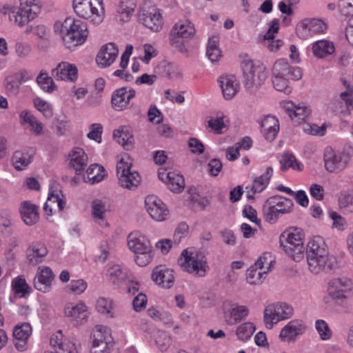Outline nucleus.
<instances>
[{
  "label": "nucleus",
  "mask_w": 353,
  "mask_h": 353,
  "mask_svg": "<svg viewBox=\"0 0 353 353\" xmlns=\"http://www.w3.org/2000/svg\"><path fill=\"white\" fill-rule=\"evenodd\" d=\"M21 8L5 4L0 9V16L3 21L10 22H30L40 12V0H19Z\"/></svg>",
  "instance_id": "nucleus-1"
},
{
  "label": "nucleus",
  "mask_w": 353,
  "mask_h": 353,
  "mask_svg": "<svg viewBox=\"0 0 353 353\" xmlns=\"http://www.w3.org/2000/svg\"><path fill=\"white\" fill-rule=\"evenodd\" d=\"M54 30L62 37L64 45L69 49L83 44L88 37L86 23H54Z\"/></svg>",
  "instance_id": "nucleus-2"
},
{
  "label": "nucleus",
  "mask_w": 353,
  "mask_h": 353,
  "mask_svg": "<svg viewBox=\"0 0 353 353\" xmlns=\"http://www.w3.org/2000/svg\"><path fill=\"white\" fill-rule=\"evenodd\" d=\"M304 233L295 228L283 232L279 237L280 245L283 251L294 261H300L303 258Z\"/></svg>",
  "instance_id": "nucleus-3"
},
{
  "label": "nucleus",
  "mask_w": 353,
  "mask_h": 353,
  "mask_svg": "<svg viewBox=\"0 0 353 353\" xmlns=\"http://www.w3.org/2000/svg\"><path fill=\"white\" fill-rule=\"evenodd\" d=\"M178 264L183 270L198 277L204 276L209 269L206 257L202 252H189L188 250H183Z\"/></svg>",
  "instance_id": "nucleus-4"
},
{
  "label": "nucleus",
  "mask_w": 353,
  "mask_h": 353,
  "mask_svg": "<svg viewBox=\"0 0 353 353\" xmlns=\"http://www.w3.org/2000/svg\"><path fill=\"white\" fill-rule=\"evenodd\" d=\"M241 68L245 89L250 93L255 92L267 78L264 67L255 65L251 60H245L241 63Z\"/></svg>",
  "instance_id": "nucleus-5"
},
{
  "label": "nucleus",
  "mask_w": 353,
  "mask_h": 353,
  "mask_svg": "<svg viewBox=\"0 0 353 353\" xmlns=\"http://www.w3.org/2000/svg\"><path fill=\"white\" fill-rule=\"evenodd\" d=\"M266 203L269 206L263 208V216L267 222L275 223L280 214H284L291 212L293 208V202L291 199L282 196H272L268 199Z\"/></svg>",
  "instance_id": "nucleus-6"
},
{
  "label": "nucleus",
  "mask_w": 353,
  "mask_h": 353,
  "mask_svg": "<svg viewBox=\"0 0 353 353\" xmlns=\"http://www.w3.org/2000/svg\"><path fill=\"white\" fill-rule=\"evenodd\" d=\"M195 33L193 23H175L169 36L170 45L177 51L185 54L188 50L184 39L191 38Z\"/></svg>",
  "instance_id": "nucleus-7"
},
{
  "label": "nucleus",
  "mask_w": 353,
  "mask_h": 353,
  "mask_svg": "<svg viewBox=\"0 0 353 353\" xmlns=\"http://www.w3.org/2000/svg\"><path fill=\"white\" fill-rule=\"evenodd\" d=\"M132 164L124 161L123 159L117 163V176L119 185L129 190H134L141 183V178L137 171L131 170Z\"/></svg>",
  "instance_id": "nucleus-8"
},
{
  "label": "nucleus",
  "mask_w": 353,
  "mask_h": 353,
  "mask_svg": "<svg viewBox=\"0 0 353 353\" xmlns=\"http://www.w3.org/2000/svg\"><path fill=\"white\" fill-rule=\"evenodd\" d=\"M309 270L314 274L330 272L336 267V260L328 251L306 254Z\"/></svg>",
  "instance_id": "nucleus-9"
},
{
  "label": "nucleus",
  "mask_w": 353,
  "mask_h": 353,
  "mask_svg": "<svg viewBox=\"0 0 353 353\" xmlns=\"http://www.w3.org/2000/svg\"><path fill=\"white\" fill-rule=\"evenodd\" d=\"M293 314V308L285 303L269 305L264 311V322L271 329L274 323L289 319Z\"/></svg>",
  "instance_id": "nucleus-10"
},
{
  "label": "nucleus",
  "mask_w": 353,
  "mask_h": 353,
  "mask_svg": "<svg viewBox=\"0 0 353 353\" xmlns=\"http://www.w3.org/2000/svg\"><path fill=\"white\" fill-rule=\"evenodd\" d=\"M73 8L75 12L83 19L90 15L102 17L105 14L103 0H74Z\"/></svg>",
  "instance_id": "nucleus-11"
},
{
  "label": "nucleus",
  "mask_w": 353,
  "mask_h": 353,
  "mask_svg": "<svg viewBox=\"0 0 353 353\" xmlns=\"http://www.w3.org/2000/svg\"><path fill=\"white\" fill-rule=\"evenodd\" d=\"M33 79V75L26 69H21L7 76L3 81L6 94L17 97L20 92L21 85Z\"/></svg>",
  "instance_id": "nucleus-12"
},
{
  "label": "nucleus",
  "mask_w": 353,
  "mask_h": 353,
  "mask_svg": "<svg viewBox=\"0 0 353 353\" xmlns=\"http://www.w3.org/2000/svg\"><path fill=\"white\" fill-rule=\"evenodd\" d=\"M352 288L350 280L347 279H334L328 283L327 294L334 301L343 302L348 297Z\"/></svg>",
  "instance_id": "nucleus-13"
},
{
  "label": "nucleus",
  "mask_w": 353,
  "mask_h": 353,
  "mask_svg": "<svg viewBox=\"0 0 353 353\" xmlns=\"http://www.w3.org/2000/svg\"><path fill=\"white\" fill-rule=\"evenodd\" d=\"M136 97V91L131 87H122L115 90L111 97V105L115 111L128 108L130 101Z\"/></svg>",
  "instance_id": "nucleus-14"
},
{
  "label": "nucleus",
  "mask_w": 353,
  "mask_h": 353,
  "mask_svg": "<svg viewBox=\"0 0 353 353\" xmlns=\"http://www.w3.org/2000/svg\"><path fill=\"white\" fill-rule=\"evenodd\" d=\"M350 160L347 153L336 154L331 149H327L324 154L325 167L330 172H339L343 170Z\"/></svg>",
  "instance_id": "nucleus-15"
},
{
  "label": "nucleus",
  "mask_w": 353,
  "mask_h": 353,
  "mask_svg": "<svg viewBox=\"0 0 353 353\" xmlns=\"http://www.w3.org/2000/svg\"><path fill=\"white\" fill-rule=\"evenodd\" d=\"M145 204L148 213L154 220L162 221L165 219L168 210L165 205L156 196H146Z\"/></svg>",
  "instance_id": "nucleus-16"
},
{
  "label": "nucleus",
  "mask_w": 353,
  "mask_h": 353,
  "mask_svg": "<svg viewBox=\"0 0 353 353\" xmlns=\"http://www.w3.org/2000/svg\"><path fill=\"white\" fill-rule=\"evenodd\" d=\"M272 74L292 80H298L301 78L302 72L300 68L290 65L286 59H280L276 60L273 65Z\"/></svg>",
  "instance_id": "nucleus-17"
},
{
  "label": "nucleus",
  "mask_w": 353,
  "mask_h": 353,
  "mask_svg": "<svg viewBox=\"0 0 353 353\" xmlns=\"http://www.w3.org/2000/svg\"><path fill=\"white\" fill-rule=\"evenodd\" d=\"M305 326L300 320H292L284 326L279 334L283 342H294L298 336L304 333Z\"/></svg>",
  "instance_id": "nucleus-18"
},
{
  "label": "nucleus",
  "mask_w": 353,
  "mask_h": 353,
  "mask_svg": "<svg viewBox=\"0 0 353 353\" xmlns=\"http://www.w3.org/2000/svg\"><path fill=\"white\" fill-rule=\"evenodd\" d=\"M258 123L264 138L270 142L273 141L279 131V123L276 117L270 114L263 116L258 121Z\"/></svg>",
  "instance_id": "nucleus-19"
},
{
  "label": "nucleus",
  "mask_w": 353,
  "mask_h": 353,
  "mask_svg": "<svg viewBox=\"0 0 353 353\" xmlns=\"http://www.w3.org/2000/svg\"><path fill=\"white\" fill-rule=\"evenodd\" d=\"M119 50L114 43H109L101 47L99 51L96 62L100 68L110 66L118 56Z\"/></svg>",
  "instance_id": "nucleus-20"
},
{
  "label": "nucleus",
  "mask_w": 353,
  "mask_h": 353,
  "mask_svg": "<svg viewBox=\"0 0 353 353\" xmlns=\"http://www.w3.org/2000/svg\"><path fill=\"white\" fill-rule=\"evenodd\" d=\"M152 280L163 288H170L174 283L173 270L161 265L157 266L152 274Z\"/></svg>",
  "instance_id": "nucleus-21"
},
{
  "label": "nucleus",
  "mask_w": 353,
  "mask_h": 353,
  "mask_svg": "<svg viewBox=\"0 0 353 353\" xmlns=\"http://www.w3.org/2000/svg\"><path fill=\"white\" fill-rule=\"evenodd\" d=\"M32 332L31 325L28 323L15 326L13 331L14 344L19 351H24L27 347V341Z\"/></svg>",
  "instance_id": "nucleus-22"
},
{
  "label": "nucleus",
  "mask_w": 353,
  "mask_h": 353,
  "mask_svg": "<svg viewBox=\"0 0 353 353\" xmlns=\"http://www.w3.org/2000/svg\"><path fill=\"white\" fill-rule=\"evenodd\" d=\"M249 314L248 308L245 305L233 304L224 314L227 324L233 325L244 320Z\"/></svg>",
  "instance_id": "nucleus-23"
},
{
  "label": "nucleus",
  "mask_w": 353,
  "mask_h": 353,
  "mask_svg": "<svg viewBox=\"0 0 353 353\" xmlns=\"http://www.w3.org/2000/svg\"><path fill=\"white\" fill-rule=\"evenodd\" d=\"M52 75L57 79L74 81L77 79L78 70L75 65L68 63H61L52 70Z\"/></svg>",
  "instance_id": "nucleus-24"
},
{
  "label": "nucleus",
  "mask_w": 353,
  "mask_h": 353,
  "mask_svg": "<svg viewBox=\"0 0 353 353\" xmlns=\"http://www.w3.org/2000/svg\"><path fill=\"white\" fill-rule=\"evenodd\" d=\"M219 82L225 99H231L236 94L239 85L234 76L222 75L219 77Z\"/></svg>",
  "instance_id": "nucleus-25"
},
{
  "label": "nucleus",
  "mask_w": 353,
  "mask_h": 353,
  "mask_svg": "<svg viewBox=\"0 0 353 353\" xmlns=\"http://www.w3.org/2000/svg\"><path fill=\"white\" fill-rule=\"evenodd\" d=\"M54 279L52 270L46 267L37 274L34 279V286L39 291L46 292L51 288V283Z\"/></svg>",
  "instance_id": "nucleus-26"
},
{
  "label": "nucleus",
  "mask_w": 353,
  "mask_h": 353,
  "mask_svg": "<svg viewBox=\"0 0 353 353\" xmlns=\"http://www.w3.org/2000/svg\"><path fill=\"white\" fill-rule=\"evenodd\" d=\"M128 245L133 252L152 250V246L149 239L145 236L137 233H130L128 237Z\"/></svg>",
  "instance_id": "nucleus-27"
},
{
  "label": "nucleus",
  "mask_w": 353,
  "mask_h": 353,
  "mask_svg": "<svg viewBox=\"0 0 353 353\" xmlns=\"http://www.w3.org/2000/svg\"><path fill=\"white\" fill-rule=\"evenodd\" d=\"M19 212L23 222L28 225L35 224L39 220V212L37 206L29 201L21 203Z\"/></svg>",
  "instance_id": "nucleus-28"
},
{
  "label": "nucleus",
  "mask_w": 353,
  "mask_h": 353,
  "mask_svg": "<svg viewBox=\"0 0 353 353\" xmlns=\"http://www.w3.org/2000/svg\"><path fill=\"white\" fill-rule=\"evenodd\" d=\"M70 165L72 167L77 174H80L84 170L88 165V156L84 150L81 148H74L69 154Z\"/></svg>",
  "instance_id": "nucleus-29"
},
{
  "label": "nucleus",
  "mask_w": 353,
  "mask_h": 353,
  "mask_svg": "<svg viewBox=\"0 0 353 353\" xmlns=\"http://www.w3.org/2000/svg\"><path fill=\"white\" fill-rule=\"evenodd\" d=\"M64 313L66 316L71 317L80 323H83L88 318L87 307L83 303H79L77 305L67 304L64 309Z\"/></svg>",
  "instance_id": "nucleus-30"
},
{
  "label": "nucleus",
  "mask_w": 353,
  "mask_h": 353,
  "mask_svg": "<svg viewBox=\"0 0 353 353\" xmlns=\"http://www.w3.org/2000/svg\"><path fill=\"white\" fill-rule=\"evenodd\" d=\"M114 139L125 150H130L134 144V137L130 128L123 126L114 130Z\"/></svg>",
  "instance_id": "nucleus-31"
},
{
  "label": "nucleus",
  "mask_w": 353,
  "mask_h": 353,
  "mask_svg": "<svg viewBox=\"0 0 353 353\" xmlns=\"http://www.w3.org/2000/svg\"><path fill=\"white\" fill-rule=\"evenodd\" d=\"M139 21L154 22L163 19L161 10L156 6L145 3L140 9L138 14Z\"/></svg>",
  "instance_id": "nucleus-32"
},
{
  "label": "nucleus",
  "mask_w": 353,
  "mask_h": 353,
  "mask_svg": "<svg viewBox=\"0 0 353 353\" xmlns=\"http://www.w3.org/2000/svg\"><path fill=\"white\" fill-rule=\"evenodd\" d=\"M63 195L61 191L57 192L56 190H51L48 194V200L44 204L43 210L47 216L52 215V205L57 204L59 210L64 209L65 201L63 200Z\"/></svg>",
  "instance_id": "nucleus-33"
},
{
  "label": "nucleus",
  "mask_w": 353,
  "mask_h": 353,
  "mask_svg": "<svg viewBox=\"0 0 353 353\" xmlns=\"http://www.w3.org/2000/svg\"><path fill=\"white\" fill-rule=\"evenodd\" d=\"M279 30V23H272L271 26L263 35L265 45L271 52L276 51L283 44V41L281 40H274V37L278 33Z\"/></svg>",
  "instance_id": "nucleus-34"
},
{
  "label": "nucleus",
  "mask_w": 353,
  "mask_h": 353,
  "mask_svg": "<svg viewBox=\"0 0 353 353\" xmlns=\"http://www.w3.org/2000/svg\"><path fill=\"white\" fill-rule=\"evenodd\" d=\"M48 253L46 247L41 243H33L27 250V259L32 265H37L42 261V258Z\"/></svg>",
  "instance_id": "nucleus-35"
},
{
  "label": "nucleus",
  "mask_w": 353,
  "mask_h": 353,
  "mask_svg": "<svg viewBox=\"0 0 353 353\" xmlns=\"http://www.w3.org/2000/svg\"><path fill=\"white\" fill-rule=\"evenodd\" d=\"M312 50L316 57L322 59L334 54L335 47L332 41L320 40L313 44Z\"/></svg>",
  "instance_id": "nucleus-36"
},
{
  "label": "nucleus",
  "mask_w": 353,
  "mask_h": 353,
  "mask_svg": "<svg viewBox=\"0 0 353 353\" xmlns=\"http://www.w3.org/2000/svg\"><path fill=\"white\" fill-rule=\"evenodd\" d=\"M137 0H120L117 12L121 21H128L134 15L137 8Z\"/></svg>",
  "instance_id": "nucleus-37"
},
{
  "label": "nucleus",
  "mask_w": 353,
  "mask_h": 353,
  "mask_svg": "<svg viewBox=\"0 0 353 353\" xmlns=\"http://www.w3.org/2000/svg\"><path fill=\"white\" fill-rule=\"evenodd\" d=\"M219 37L213 35L208 39L206 55L212 62H215L221 57V51L219 47Z\"/></svg>",
  "instance_id": "nucleus-38"
},
{
  "label": "nucleus",
  "mask_w": 353,
  "mask_h": 353,
  "mask_svg": "<svg viewBox=\"0 0 353 353\" xmlns=\"http://www.w3.org/2000/svg\"><path fill=\"white\" fill-rule=\"evenodd\" d=\"M273 169L268 167L265 172L261 176L256 177L253 181L252 190L253 193L262 192L268 185L270 178L272 176Z\"/></svg>",
  "instance_id": "nucleus-39"
},
{
  "label": "nucleus",
  "mask_w": 353,
  "mask_h": 353,
  "mask_svg": "<svg viewBox=\"0 0 353 353\" xmlns=\"http://www.w3.org/2000/svg\"><path fill=\"white\" fill-rule=\"evenodd\" d=\"M270 270V268H267V270H260L256 268V266H250L247 270L246 279L248 283L251 285H259L263 281V274H267Z\"/></svg>",
  "instance_id": "nucleus-40"
},
{
  "label": "nucleus",
  "mask_w": 353,
  "mask_h": 353,
  "mask_svg": "<svg viewBox=\"0 0 353 353\" xmlns=\"http://www.w3.org/2000/svg\"><path fill=\"white\" fill-rule=\"evenodd\" d=\"M280 163L281 165V169L283 171H286L289 168H292L293 170H301V163L297 161L295 157L290 153L285 152L283 156L282 159L280 161Z\"/></svg>",
  "instance_id": "nucleus-41"
},
{
  "label": "nucleus",
  "mask_w": 353,
  "mask_h": 353,
  "mask_svg": "<svg viewBox=\"0 0 353 353\" xmlns=\"http://www.w3.org/2000/svg\"><path fill=\"white\" fill-rule=\"evenodd\" d=\"M328 251L327 246L321 236H314L307 244L306 254Z\"/></svg>",
  "instance_id": "nucleus-42"
},
{
  "label": "nucleus",
  "mask_w": 353,
  "mask_h": 353,
  "mask_svg": "<svg viewBox=\"0 0 353 353\" xmlns=\"http://www.w3.org/2000/svg\"><path fill=\"white\" fill-rule=\"evenodd\" d=\"M36 81L41 88L47 92H52L57 88L52 77L43 70L37 76Z\"/></svg>",
  "instance_id": "nucleus-43"
},
{
  "label": "nucleus",
  "mask_w": 353,
  "mask_h": 353,
  "mask_svg": "<svg viewBox=\"0 0 353 353\" xmlns=\"http://www.w3.org/2000/svg\"><path fill=\"white\" fill-rule=\"evenodd\" d=\"M167 185L172 192L179 193L185 188V180L182 175L174 172V174H171L170 179H168Z\"/></svg>",
  "instance_id": "nucleus-44"
},
{
  "label": "nucleus",
  "mask_w": 353,
  "mask_h": 353,
  "mask_svg": "<svg viewBox=\"0 0 353 353\" xmlns=\"http://www.w3.org/2000/svg\"><path fill=\"white\" fill-rule=\"evenodd\" d=\"M31 159V156L28 153L17 151L12 157V163L16 170H22L30 163Z\"/></svg>",
  "instance_id": "nucleus-45"
},
{
  "label": "nucleus",
  "mask_w": 353,
  "mask_h": 353,
  "mask_svg": "<svg viewBox=\"0 0 353 353\" xmlns=\"http://www.w3.org/2000/svg\"><path fill=\"white\" fill-rule=\"evenodd\" d=\"M254 331V324L251 322H245L237 327L236 334L239 340L247 341L252 336Z\"/></svg>",
  "instance_id": "nucleus-46"
},
{
  "label": "nucleus",
  "mask_w": 353,
  "mask_h": 353,
  "mask_svg": "<svg viewBox=\"0 0 353 353\" xmlns=\"http://www.w3.org/2000/svg\"><path fill=\"white\" fill-rule=\"evenodd\" d=\"M108 274L111 282L114 285H119L124 282L128 278L126 272H123L121 268L118 265L110 268L108 270Z\"/></svg>",
  "instance_id": "nucleus-47"
},
{
  "label": "nucleus",
  "mask_w": 353,
  "mask_h": 353,
  "mask_svg": "<svg viewBox=\"0 0 353 353\" xmlns=\"http://www.w3.org/2000/svg\"><path fill=\"white\" fill-rule=\"evenodd\" d=\"M93 217L96 219L103 220L108 210L106 203L99 199L94 200L92 203Z\"/></svg>",
  "instance_id": "nucleus-48"
},
{
  "label": "nucleus",
  "mask_w": 353,
  "mask_h": 353,
  "mask_svg": "<svg viewBox=\"0 0 353 353\" xmlns=\"http://www.w3.org/2000/svg\"><path fill=\"white\" fill-rule=\"evenodd\" d=\"M155 343L161 352L167 350L170 345V337L163 331H157L154 335Z\"/></svg>",
  "instance_id": "nucleus-49"
},
{
  "label": "nucleus",
  "mask_w": 353,
  "mask_h": 353,
  "mask_svg": "<svg viewBox=\"0 0 353 353\" xmlns=\"http://www.w3.org/2000/svg\"><path fill=\"white\" fill-rule=\"evenodd\" d=\"M290 80V79L285 77L273 75L272 83L274 88L278 91L289 94L291 92V88L288 85Z\"/></svg>",
  "instance_id": "nucleus-50"
},
{
  "label": "nucleus",
  "mask_w": 353,
  "mask_h": 353,
  "mask_svg": "<svg viewBox=\"0 0 353 353\" xmlns=\"http://www.w3.org/2000/svg\"><path fill=\"white\" fill-rule=\"evenodd\" d=\"M34 105L39 112L43 113L46 118L50 119L53 116L52 108L46 101L37 97L34 99Z\"/></svg>",
  "instance_id": "nucleus-51"
},
{
  "label": "nucleus",
  "mask_w": 353,
  "mask_h": 353,
  "mask_svg": "<svg viewBox=\"0 0 353 353\" xmlns=\"http://www.w3.org/2000/svg\"><path fill=\"white\" fill-rule=\"evenodd\" d=\"M103 168L97 164L91 165L86 170L87 178L89 181H92V183L101 181L103 176L99 174V172Z\"/></svg>",
  "instance_id": "nucleus-52"
},
{
  "label": "nucleus",
  "mask_w": 353,
  "mask_h": 353,
  "mask_svg": "<svg viewBox=\"0 0 353 353\" xmlns=\"http://www.w3.org/2000/svg\"><path fill=\"white\" fill-rule=\"evenodd\" d=\"M152 250H144L143 252H138L135 253V262L139 266L143 267L149 264L152 259Z\"/></svg>",
  "instance_id": "nucleus-53"
},
{
  "label": "nucleus",
  "mask_w": 353,
  "mask_h": 353,
  "mask_svg": "<svg viewBox=\"0 0 353 353\" xmlns=\"http://www.w3.org/2000/svg\"><path fill=\"white\" fill-rule=\"evenodd\" d=\"M207 128L216 134L223 133V129L225 128L223 117L211 118L208 121Z\"/></svg>",
  "instance_id": "nucleus-54"
},
{
  "label": "nucleus",
  "mask_w": 353,
  "mask_h": 353,
  "mask_svg": "<svg viewBox=\"0 0 353 353\" xmlns=\"http://www.w3.org/2000/svg\"><path fill=\"white\" fill-rule=\"evenodd\" d=\"M316 328L322 340H327L330 338L332 332L325 321L317 320L316 321Z\"/></svg>",
  "instance_id": "nucleus-55"
},
{
  "label": "nucleus",
  "mask_w": 353,
  "mask_h": 353,
  "mask_svg": "<svg viewBox=\"0 0 353 353\" xmlns=\"http://www.w3.org/2000/svg\"><path fill=\"white\" fill-rule=\"evenodd\" d=\"M19 116L23 123H28L29 125L37 124V126L36 128L37 129V131L41 130V122H39L36 117L33 116L29 111L26 110H23L21 112Z\"/></svg>",
  "instance_id": "nucleus-56"
},
{
  "label": "nucleus",
  "mask_w": 353,
  "mask_h": 353,
  "mask_svg": "<svg viewBox=\"0 0 353 353\" xmlns=\"http://www.w3.org/2000/svg\"><path fill=\"white\" fill-rule=\"evenodd\" d=\"M13 290L17 294H26L29 288L26 280L19 277L16 278L12 282Z\"/></svg>",
  "instance_id": "nucleus-57"
},
{
  "label": "nucleus",
  "mask_w": 353,
  "mask_h": 353,
  "mask_svg": "<svg viewBox=\"0 0 353 353\" xmlns=\"http://www.w3.org/2000/svg\"><path fill=\"white\" fill-rule=\"evenodd\" d=\"M102 130L103 127L100 123H93L90 125V132L88 134L87 137L90 139L101 143Z\"/></svg>",
  "instance_id": "nucleus-58"
},
{
  "label": "nucleus",
  "mask_w": 353,
  "mask_h": 353,
  "mask_svg": "<svg viewBox=\"0 0 353 353\" xmlns=\"http://www.w3.org/2000/svg\"><path fill=\"white\" fill-rule=\"evenodd\" d=\"M338 6L343 15L353 17V0H339Z\"/></svg>",
  "instance_id": "nucleus-59"
},
{
  "label": "nucleus",
  "mask_w": 353,
  "mask_h": 353,
  "mask_svg": "<svg viewBox=\"0 0 353 353\" xmlns=\"http://www.w3.org/2000/svg\"><path fill=\"white\" fill-rule=\"evenodd\" d=\"M353 88L350 85H347V90L342 92L340 94V98L345 103L347 109L353 108Z\"/></svg>",
  "instance_id": "nucleus-60"
},
{
  "label": "nucleus",
  "mask_w": 353,
  "mask_h": 353,
  "mask_svg": "<svg viewBox=\"0 0 353 353\" xmlns=\"http://www.w3.org/2000/svg\"><path fill=\"white\" fill-rule=\"evenodd\" d=\"M96 308L100 313L109 314L112 310V301L99 298L97 301Z\"/></svg>",
  "instance_id": "nucleus-61"
},
{
  "label": "nucleus",
  "mask_w": 353,
  "mask_h": 353,
  "mask_svg": "<svg viewBox=\"0 0 353 353\" xmlns=\"http://www.w3.org/2000/svg\"><path fill=\"white\" fill-rule=\"evenodd\" d=\"M31 51V46L27 43L18 42L15 45V52L20 58H26Z\"/></svg>",
  "instance_id": "nucleus-62"
},
{
  "label": "nucleus",
  "mask_w": 353,
  "mask_h": 353,
  "mask_svg": "<svg viewBox=\"0 0 353 353\" xmlns=\"http://www.w3.org/2000/svg\"><path fill=\"white\" fill-rule=\"evenodd\" d=\"M303 129L306 133L312 135H323L325 132L326 127L325 125L319 127L316 124H306Z\"/></svg>",
  "instance_id": "nucleus-63"
},
{
  "label": "nucleus",
  "mask_w": 353,
  "mask_h": 353,
  "mask_svg": "<svg viewBox=\"0 0 353 353\" xmlns=\"http://www.w3.org/2000/svg\"><path fill=\"white\" fill-rule=\"evenodd\" d=\"M87 288V283L83 279L73 280L71 281L70 288L77 294L83 293Z\"/></svg>",
  "instance_id": "nucleus-64"
}]
</instances>
